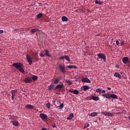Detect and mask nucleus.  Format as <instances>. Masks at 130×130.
I'll return each mask as SVG.
<instances>
[{
  "label": "nucleus",
  "instance_id": "f257e3e1",
  "mask_svg": "<svg viewBox=\"0 0 130 130\" xmlns=\"http://www.w3.org/2000/svg\"><path fill=\"white\" fill-rule=\"evenodd\" d=\"M12 66L13 67H15L17 70H18L21 73H25V70L23 69V65L22 62H14L13 63Z\"/></svg>",
  "mask_w": 130,
  "mask_h": 130
},
{
  "label": "nucleus",
  "instance_id": "f03ea898",
  "mask_svg": "<svg viewBox=\"0 0 130 130\" xmlns=\"http://www.w3.org/2000/svg\"><path fill=\"white\" fill-rule=\"evenodd\" d=\"M40 117L42 119V121H47L48 118V116L46 114H44V113H42L40 114Z\"/></svg>",
  "mask_w": 130,
  "mask_h": 130
},
{
  "label": "nucleus",
  "instance_id": "7ed1b4c3",
  "mask_svg": "<svg viewBox=\"0 0 130 130\" xmlns=\"http://www.w3.org/2000/svg\"><path fill=\"white\" fill-rule=\"evenodd\" d=\"M97 56L99 58H101V59L104 60V61H106V56L104 53H98L97 54Z\"/></svg>",
  "mask_w": 130,
  "mask_h": 130
},
{
  "label": "nucleus",
  "instance_id": "20e7f679",
  "mask_svg": "<svg viewBox=\"0 0 130 130\" xmlns=\"http://www.w3.org/2000/svg\"><path fill=\"white\" fill-rule=\"evenodd\" d=\"M26 59L27 60V61L29 62V64H32V60L31 57L28 55V54H27L26 55Z\"/></svg>",
  "mask_w": 130,
  "mask_h": 130
},
{
  "label": "nucleus",
  "instance_id": "39448f33",
  "mask_svg": "<svg viewBox=\"0 0 130 130\" xmlns=\"http://www.w3.org/2000/svg\"><path fill=\"white\" fill-rule=\"evenodd\" d=\"M16 91H17V90L15 89V90H12L11 91V93L12 94L11 99L12 100H14L16 96Z\"/></svg>",
  "mask_w": 130,
  "mask_h": 130
},
{
  "label": "nucleus",
  "instance_id": "423d86ee",
  "mask_svg": "<svg viewBox=\"0 0 130 130\" xmlns=\"http://www.w3.org/2000/svg\"><path fill=\"white\" fill-rule=\"evenodd\" d=\"M101 113L105 116H113V114H112V113L107 112H104L103 111H102Z\"/></svg>",
  "mask_w": 130,
  "mask_h": 130
},
{
  "label": "nucleus",
  "instance_id": "0eeeda50",
  "mask_svg": "<svg viewBox=\"0 0 130 130\" xmlns=\"http://www.w3.org/2000/svg\"><path fill=\"white\" fill-rule=\"evenodd\" d=\"M59 68L62 73H66V69L64 65L62 66V65L61 64H59Z\"/></svg>",
  "mask_w": 130,
  "mask_h": 130
},
{
  "label": "nucleus",
  "instance_id": "6e6552de",
  "mask_svg": "<svg viewBox=\"0 0 130 130\" xmlns=\"http://www.w3.org/2000/svg\"><path fill=\"white\" fill-rule=\"evenodd\" d=\"M122 62L125 64L129 62V60L128 57H123L122 59Z\"/></svg>",
  "mask_w": 130,
  "mask_h": 130
},
{
  "label": "nucleus",
  "instance_id": "1a4fd4ad",
  "mask_svg": "<svg viewBox=\"0 0 130 130\" xmlns=\"http://www.w3.org/2000/svg\"><path fill=\"white\" fill-rule=\"evenodd\" d=\"M24 81L25 83H31L32 82V80L30 77H26Z\"/></svg>",
  "mask_w": 130,
  "mask_h": 130
},
{
  "label": "nucleus",
  "instance_id": "9d476101",
  "mask_svg": "<svg viewBox=\"0 0 130 130\" xmlns=\"http://www.w3.org/2000/svg\"><path fill=\"white\" fill-rule=\"evenodd\" d=\"M69 92H72V93H74V94H79V91H78V90H77L76 89H75V90H74V89H73L72 90L70 89L69 90Z\"/></svg>",
  "mask_w": 130,
  "mask_h": 130
},
{
  "label": "nucleus",
  "instance_id": "9b49d317",
  "mask_svg": "<svg viewBox=\"0 0 130 130\" xmlns=\"http://www.w3.org/2000/svg\"><path fill=\"white\" fill-rule=\"evenodd\" d=\"M111 98L112 99H117L118 96L115 94H109V100H110Z\"/></svg>",
  "mask_w": 130,
  "mask_h": 130
},
{
  "label": "nucleus",
  "instance_id": "f8f14e48",
  "mask_svg": "<svg viewBox=\"0 0 130 130\" xmlns=\"http://www.w3.org/2000/svg\"><path fill=\"white\" fill-rule=\"evenodd\" d=\"M82 81L83 82H86L87 83H91V80L89 79L84 78L82 79Z\"/></svg>",
  "mask_w": 130,
  "mask_h": 130
},
{
  "label": "nucleus",
  "instance_id": "ddd939ff",
  "mask_svg": "<svg viewBox=\"0 0 130 130\" xmlns=\"http://www.w3.org/2000/svg\"><path fill=\"white\" fill-rule=\"evenodd\" d=\"M63 85H60V84H59V85H57L56 86H55V88L54 89V90H57V89H58V90H61V88H62L63 87Z\"/></svg>",
  "mask_w": 130,
  "mask_h": 130
},
{
  "label": "nucleus",
  "instance_id": "4468645a",
  "mask_svg": "<svg viewBox=\"0 0 130 130\" xmlns=\"http://www.w3.org/2000/svg\"><path fill=\"white\" fill-rule=\"evenodd\" d=\"M89 88H90L89 86L87 85L83 86L81 87L82 90H83V91H87V90H88Z\"/></svg>",
  "mask_w": 130,
  "mask_h": 130
},
{
  "label": "nucleus",
  "instance_id": "2eb2a0df",
  "mask_svg": "<svg viewBox=\"0 0 130 130\" xmlns=\"http://www.w3.org/2000/svg\"><path fill=\"white\" fill-rule=\"evenodd\" d=\"M90 100H94V101H97L98 100H100V99L99 96H90Z\"/></svg>",
  "mask_w": 130,
  "mask_h": 130
},
{
  "label": "nucleus",
  "instance_id": "dca6fc26",
  "mask_svg": "<svg viewBox=\"0 0 130 130\" xmlns=\"http://www.w3.org/2000/svg\"><path fill=\"white\" fill-rule=\"evenodd\" d=\"M60 80V79L59 77H57L56 79H55L54 80V84H58V82H59Z\"/></svg>",
  "mask_w": 130,
  "mask_h": 130
},
{
  "label": "nucleus",
  "instance_id": "f3484780",
  "mask_svg": "<svg viewBox=\"0 0 130 130\" xmlns=\"http://www.w3.org/2000/svg\"><path fill=\"white\" fill-rule=\"evenodd\" d=\"M44 55H45L47 57H51V55L49 53V51H48V50H45Z\"/></svg>",
  "mask_w": 130,
  "mask_h": 130
},
{
  "label": "nucleus",
  "instance_id": "a211bd4d",
  "mask_svg": "<svg viewBox=\"0 0 130 130\" xmlns=\"http://www.w3.org/2000/svg\"><path fill=\"white\" fill-rule=\"evenodd\" d=\"M39 30L38 29V28H32V29H31V30L30 31V34H35V32H37V31H39Z\"/></svg>",
  "mask_w": 130,
  "mask_h": 130
},
{
  "label": "nucleus",
  "instance_id": "6ab92c4d",
  "mask_svg": "<svg viewBox=\"0 0 130 130\" xmlns=\"http://www.w3.org/2000/svg\"><path fill=\"white\" fill-rule=\"evenodd\" d=\"M69 19L68 18V17H66V16H63V17H61V20L63 22H67V21H68Z\"/></svg>",
  "mask_w": 130,
  "mask_h": 130
},
{
  "label": "nucleus",
  "instance_id": "aec40b11",
  "mask_svg": "<svg viewBox=\"0 0 130 130\" xmlns=\"http://www.w3.org/2000/svg\"><path fill=\"white\" fill-rule=\"evenodd\" d=\"M114 76L118 77L119 79L121 78V75H120L119 73L115 72Z\"/></svg>",
  "mask_w": 130,
  "mask_h": 130
},
{
  "label": "nucleus",
  "instance_id": "412c9836",
  "mask_svg": "<svg viewBox=\"0 0 130 130\" xmlns=\"http://www.w3.org/2000/svg\"><path fill=\"white\" fill-rule=\"evenodd\" d=\"M74 117V114L73 113H71L69 116L67 117L68 120H71Z\"/></svg>",
  "mask_w": 130,
  "mask_h": 130
},
{
  "label": "nucleus",
  "instance_id": "4be33fe9",
  "mask_svg": "<svg viewBox=\"0 0 130 130\" xmlns=\"http://www.w3.org/2000/svg\"><path fill=\"white\" fill-rule=\"evenodd\" d=\"M64 58L66 60L68 61V62L71 61V58H70L69 55H64Z\"/></svg>",
  "mask_w": 130,
  "mask_h": 130
},
{
  "label": "nucleus",
  "instance_id": "5701e85b",
  "mask_svg": "<svg viewBox=\"0 0 130 130\" xmlns=\"http://www.w3.org/2000/svg\"><path fill=\"white\" fill-rule=\"evenodd\" d=\"M13 125L14 126H17L19 125V122L17 120H14L12 121Z\"/></svg>",
  "mask_w": 130,
  "mask_h": 130
},
{
  "label": "nucleus",
  "instance_id": "b1692460",
  "mask_svg": "<svg viewBox=\"0 0 130 130\" xmlns=\"http://www.w3.org/2000/svg\"><path fill=\"white\" fill-rule=\"evenodd\" d=\"M38 79V77L37 75H32L31 77V80L33 81H37Z\"/></svg>",
  "mask_w": 130,
  "mask_h": 130
},
{
  "label": "nucleus",
  "instance_id": "393cba45",
  "mask_svg": "<svg viewBox=\"0 0 130 130\" xmlns=\"http://www.w3.org/2000/svg\"><path fill=\"white\" fill-rule=\"evenodd\" d=\"M26 107L27 109H34V106L32 105H26Z\"/></svg>",
  "mask_w": 130,
  "mask_h": 130
},
{
  "label": "nucleus",
  "instance_id": "a878e982",
  "mask_svg": "<svg viewBox=\"0 0 130 130\" xmlns=\"http://www.w3.org/2000/svg\"><path fill=\"white\" fill-rule=\"evenodd\" d=\"M68 68L69 69H73V68H74V69H77V66H75V65H69L68 66Z\"/></svg>",
  "mask_w": 130,
  "mask_h": 130
},
{
  "label": "nucleus",
  "instance_id": "bb28decb",
  "mask_svg": "<svg viewBox=\"0 0 130 130\" xmlns=\"http://www.w3.org/2000/svg\"><path fill=\"white\" fill-rule=\"evenodd\" d=\"M89 126H90L89 123H85L83 129L87 128V127H88Z\"/></svg>",
  "mask_w": 130,
  "mask_h": 130
},
{
  "label": "nucleus",
  "instance_id": "cd10ccee",
  "mask_svg": "<svg viewBox=\"0 0 130 130\" xmlns=\"http://www.w3.org/2000/svg\"><path fill=\"white\" fill-rule=\"evenodd\" d=\"M55 85H53L52 84H51V85L48 86L49 90H51V91L53 89V87H54Z\"/></svg>",
  "mask_w": 130,
  "mask_h": 130
},
{
  "label": "nucleus",
  "instance_id": "c85d7f7f",
  "mask_svg": "<svg viewBox=\"0 0 130 130\" xmlns=\"http://www.w3.org/2000/svg\"><path fill=\"white\" fill-rule=\"evenodd\" d=\"M102 91V88H97V89H96V92H99V93H100V94H101Z\"/></svg>",
  "mask_w": 130,
  "mask_h": 130
},
{
  "label": "nucleus",
  "instance_id": "c756f323",
  "mask_svg": "<svg viewBox=\"0 0 130 130\" xmlns=\"http://www.w3.org/2000/svg\"><path fill=\"white\" fill-rule=\"evenodd\" d=\"M43 16V14L42 13H39V14L37 15L36 17L37 18H41Z\"/></svg>",
  "mask_w": 130,
  "mask_h": 130
},
{
  "label": "nucleus",
  "instance_id": "7c9ffc66",
  "mask_svg": "<svg viewBox=\"0 0 130 130\" xmlns=\"http://www.w3.org/2000/svg\"><path fill=\"white\" fill-rule=\"evenodd\" d=\"M97 112H92L90 114V116H96V115H98Z\"/></svg>",
  "mask_w": 130,
  "mask_h": 130
},
{
  "label": "nucleus",
  "instance_id": "2f4dec72",
  "mask_svg": "<svg viewBox=\"0 0 130 130\" xmlns=\"http://www.w3.org/2000/svg\"><path fill=\"white\" fill-rule=\"evenodd\" d=\"M103 96L104 97H106L107 99H109V93L103 94Z\"/></svg>",
  "mask_w": 130,
  "mask_h": 130
},
{
  "label": "nucleus",
  "instance_id": "473e14b6",
  "mask_svg": "<svg viewBox=\"0 0 130 130\" xmlns=\"http://www.w3.org/2000/svg\"><path fill=\"white\" fill-rule=\"evenodd\" d=\"M66 82H67V83L68 84V85H72V81H71V80H66Z\"/></svg>",
  "mask_w": 130,
  "mask_h": 130
},
{
  "label": "nucleus",
  "instance_id": "72a5a7b5",
  "mask_svg": "<svg viewBox=\"0 0 130 130\" xmlns=\"http://www.w3.org/2000/svg\"><path fill=\"white\" fill-rule=\"evenodd\" d=\"M46 105H47V107L48 109H49V108H50V103H47V104H46Z\"/></svg>",
  "mask_w": 130,
  "mask_h": 130
},
{
  "label": "nucleus",
  "instance_id": "f704fd0d",
  "mask_svg": "<svg viewBox=\"0 0 130 130\" xmlns=\"http://www.w3.org/2000/svg\"><path fill=\"white\" fill-rule=\"evenodd\" d=\"M124 43H125V41H120V45H121V46H123V45H124Z\"/></svg>",
  "mask_w": 130,
  "mask_h": 130
},
{
  "label": "nucleus",
  "instance_id": "c9c22d12",
  "mask_svg": "<svg viewBox=\"0 0 130 130\" xmlns=\"http://www.w3.org/2000/svg\"><path fill=\"white\" fill-rule=\"evenodd\" d=\"M63 107H64L63 104H61V105H60V109H63Z\"/></svg>",
  "mask_w": 130,
  "mask_h": 130
},
{
  "label": "nucleus",
  "instance_id": "e433bc0d",
  "mask_svg": "<svg viewBox=\"0 0 130 130\" xmlns=\"http://www.w3.org/2000/svg\"><path fill=\"white\" fill-rule=\"evenodd\" d=\"M40 56L41 57H44V56H45V55H44V54H43V53H41V54H40Z\"/></svg>",
  "mask_w": 130,
  "mask_h": 130
},
{
  "label": "nucleus",
  "instance_id": "4c0bfd02",
  "mask_svg": "<svg viewBox=\"0 0 130 130\" xmlns=\"http://www.w3.org/2000/svg\"><path fill=\"white\" fill-rule=\"evenodd\" d=\"M116 44L118 46L120 44V42L119 41H116Z\"/></svg>",
  "mask_w": 130,
  "mask_h": 130
},
{
  "label": "nucleus",
  "instance_id": "58836bf2",
  "mask_svg": "<svg viewBox=\"0 0 130 130\" xmlns=\"http://www.w3.org/2000/svg\"><path fill=\"white\" fill-rule=\"evenodd\" d=\"M64 58H65L64 56H62V57L59 58V59H64Z\"/></svg>",
  "mask_w": 130,
  "mask_h": 130
},
{
  "label": "nucleus",
  "instance_id": "ea45409f",
  "mask_svg": "<svg viewBox=\"0 0 130 130\" xmlns=\"http://www.w3.org/2000/svg\"><path fill=\"white\" fill-rule=\"evenodd\" d=\"M99 5H102L103 4V2L102 1H99Z\"/></svg>",
  "mask_w": 130,
  "mask_h": 130
},
{
  "label": "nucleus",
  "instance_id": "a19ab883",
  "mask_svg": "<svg viewBox=\"0 0 130 130\" xmlns=\"http://www.w3.org/2000/svg\"><path fill=\"white\" fill-rule=\"evenodd\" d=\"M95 3L96 4H99V1H95Z\"/></svg>",
  "mask_w": 130,
  "mask_h": 130
},
{
  "label": "nucleus",
  "instance_id": "79ce46f5",
  "mask_svg": "<svg viewBox=\"0 0 130 130\" xmlns=\"http://www.w3.org/2000/svg\"><path fill=\"white\" fill-rule=\"evenodd\" d=\"M4 32V30H0V34H3Z\"/></svg>",
  "mask_w": 130,
  "mask_h": 130
},
{
  "label": "nucleus",
  "instance_id": "37998d69",
  "mask_svg": "<svg viewBox=\"0 0 130 130\" xmlns=\"http://www.w3.org/2000/svg\"><path fill=\"white\" fill-rule=\"evenodd\" d=\"M108 90H109V91H110L111 90V87H107Z\"/></svg>",
  "mask_w": 130,
  "mask_h": 130
},
{
  "label": "nucleus",
  "instance_id": "c03bdc74",
  "mask_svg": "<svg viewBox=\"0 0 130 130\" xmlns=\"http://www.w3.org/2000/svg\"><path fill=\"white\" fill-rule=\"evenodd\" d=\"M14 31H19V29L18 28H15L14 29Z\"/></svg>",
  "mask_w": 130,
  "mask_h": 130
},
{
  "label": "nucleus",
  "instance_id": "a18cd8bd",
  "mask_svg": "<svg viewBox=\"0 0 130 130\" xmlns=\"http://www.w3.org/2000/svg\"><path fill=\"white\" fill-rule=\"evenodd\" d=\"M56 126V125L54 124V125H52V127H53V128H54Z\"/></svg>",
  "mask_w": 130,
  "mask_h": 130
},
{
  "label": "nucleus",
  "instance_id": "49530a36",
  "mask_svg": "<svg viewBox=\"0 0 130 130\" xmlns=\"http://www.w3.org/2000/svg\"><path fill=\"white\" fill-rule=\"evenodd\" d=\"M42 130H47V128H42Z\"/></svg>",
  "mask_w": 130,
  "mask_h": 130
},
{
  "label": "nucleus",
  "instance_id": "de8ad7c7",
  "mask_svg": "<svg viewBox=\"0 0 130 130\" xmlns=\"http://www.w3.org/2000/svg\"><path fill=\"white\" fill-rule=\"evenodd\" d=\"M102 92L103 93H105L106 91H105V90H103Z\"/></svg>",
  "mask_w": 130,
  "mask_h": 130
},
{
  "label": "nucleus",
  "instance_id": "09e8293b",
  "mask_svg": "<svg viewBox=\"0 0 130 130\" xmlns=\"http://www.w3.org/2000/svg\"><path fill=\"white\" fill-rule=\"evenodd\" d=\"M97 59H98V61H99V60L98 59V57Z\"/></svg>",
  "mask_w": 130,
  "mask_h": 130
},
{
  "label": "nucleus",
  "instance_id": "8fccbe9b",
  "mask_svg": "<svg viewBox=\"0 0 130 130\" xmlns=\"http://www.w3.org/2000/svg\"><path fill=\"white\" fill-rule=\"evenodd\" d=\"M129 120H130V116H129Z\"/></svg>",
  "mask_w": 130,
  "mask_h": 130
}]
</instances>
